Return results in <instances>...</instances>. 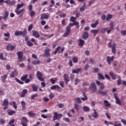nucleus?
Instances as JSON below:
<instances>
[{
  "label": "nucleus",
  "mask_w": 126,
  "mask_h": 126,
  "mask_svg": "<svg viewBox=\"0 0 126 126\" xmlns=\"http://www.w3.org/2000/svg\"><path fill=\"white\" fill-rule=\"evenodd\" d=\"M113 18V15L109 14L107 15L106 18V21H109V20H111Z\"/></svg>",
  "instance_id": "nucleus-32"
},
{
  "label": "nucleus",
  "mask_w": 126,
  "mask_h": 126,
  "mask_svg": "<svg viewBox=\"0 0 126 126\" xmlns=\"http://www.w3.org/2000/svg\"><path fill=\"white\" fill-rule=\"evenodd\" d=\"M62 47L58 46L56 49L55 51L54 52V55H57V53L61 50Z\"/></svg>",
  "instance_id": "nucleus-44"
},
{
  "label": "nucleus",
  "mask_w": 126,
  "mask_h": 126,
  "mask_svg": "<svg viewBox=\"0 0 126 126\" xmlns=\"http://www.w3.org/2000/svg\"><path fill=\"white\" fill-rule=\"evenodd\" d=\"M36 76L37 77L38 80H40V81H45L44 78L42 77V76H43V74H42L41 72L37 71L36 73Z\"/></svg>",
  "instance_id": "nucleus-6"
},
{
  "label": "nucleus",
  "mask_w": 126,
  "mask_h": 126,
  "mask_svg": "<svg viewBox=\"0 0 126 126\" xmlns=\"http://www.w3.org/2000/svg\"><path fill=\"white\" fill-rule=\"evenodd\" d=\"M60 87L59 85H56L51 87L50 89L51 90H55L56 89H60Z\"/></svg>",
  "instance_id": "nucleus-30"
},
{
  "label": "nucleus",
  "mask_w": 126,
  "mask_h": 126,
  "mask_svg": "<svg viewBox=\"0 0 126 126\" xmlns=\"http://www.w3.org/2000/svg\"><path fill=\"white\" fill-rule=\"evenodd\" d=\"M41 63H42V61H41V60H34L32 62V64L36 65V64H40Z\"/></svg>",
  "instance_id": "nucleus-25"
},
{
  "label": "nucleus",
  "mask_w": 126,
  "mask_h": 126,
  "mask_svg": "<svg viewBox=\"0 0 126 126\" xmlns=\"http://www.w3.org/2000/svg\"><path fill=\"white\" fill-rule=\"evenodd\" d=\"M121 34H122V35H123V36H126V31L122 30L121 31Z\"/></svg>",
  "instance_id": "nucleus-64"
},
{
  "label": "nucleus",
  "mask_w": 126,
  "mask_h": 126,
  "mask_svg": "<svg viewBox=\"0 0 126 126\" xmlns=\"http://www.w3.org/2000/svg\"><path fill=\"white\" fill-rule=\"evenodd\" d=\"M49 18V13H43L40 17V20H44V19H48Z\"/></svg>",
  "instance_id": "nucleus-14"
},
{
  "label": "nucleus",
  "mask_w": 126,
  "mask_h": 126,
  "mask_svg": "<svg viewBox=\"0 0 126 126\" xmlns=\"http://www.w3.org/2000/svg\"><path fill=\"white\" fill-rule=\"evenodd\" d=\"M24 6V3H22L21 4H17V7L15 9H19L21 8V7H23Z\"/></svg>",
  "instance_id": "nucleus-33"
},
{
  "label": "nucleus",
  "mask_w": 126,
  "mask_h": 126,
  "mask_svg": "<svg viewBox=\"0 0 126 126\" xmlns=\"http://www.w3.org/2000/svg\"><path fill=\"white\" fill-rule=\"evenodd\" d=\"M122 84V79L121 78H119L117 80V85H121Z\"/></svg>",
  "instance_id": "nucleus-63"
},
{
  "label": "nucleus",
  "mask_w": 126,
  "mask_h": 126,
  "mask_svg": "<svg viewBox=\"0 0 126 126\" xmlns=\"http://www.w3.org/2000/svg\"><path fill=\"white\" fill-rule=\"evenodd\" d=\"M72 60H73V63H78V59H77V58L73 57L72 58Z\"/></svg>",
  "instance_id": "nucleus-53"
},
{
  "label": "nucleus",
  "mask_w": 126,
  "mask_h": 126,
  "mask_svg": "<svg viewBox=\"0 0 126 126\" xmlns=\"http://www.w3.org/2000/svg\"><path fill=\"white\" fill-rule=\"evenodd\" d=\"M85 8H86V3L84 2L82 6L80 7V11L81 12H83V11L85 10Z\"/></svg>",
  "instance_id": "nucleus-21"
},
{
  "label": "nucleus",
  "mask_w": 126,
  "mask_h": 126,
  "mask_svg": "<svg viewBox=\"0 0 126 126\" xmlns=\"http://www.w3.org/2000/svg\"><path fill=\"white\" fill-rule=\"evenodd\" d=\"M32 87L34 92H37L38 91V87L36 85L33 84Z\"/></svg>",
  "instance_id": "nucleus-31"
},
{
  "label": "nucleus",
  "mask_w": 126,
  "mask_h": 126,
  "mask_svg": "<svg viewBox=\"0 0 126 126\" xmlns=\"http://www.w3.org/2000/svg\"><path fill=\"white\" fill-rule=\"evenodd\" d=\"M50 51L51 50L48 47L44 50V54H43V55L44 56V57H45V58H49V57L51 56V55L50 54Z\"/></svg>",
  "instance_id": "nucleus-10"
},
{
  "label": "nucleus",
  "mask_w": 126,
  "mask_h": 126,
  "mask_svg": "<svg viewBox=\"0 0 126 126\" xmlns=\"http://www.w3.org/2000/svg\"><path fill=\"white\" fill-rule=\"evenodd\" d=\"M32 29H33V24H31L29 26L28 30V31H31Z\"/></svg>",
  "instance_id": "nucleus-57"
},
{
  "label": "nucleus",
  "mask_w": 126,
  "mask_h": 126,
  "mask_svg": "<svg viewBox=\"0 0 126 126\" xmlns=\"http://www.w3.org/2000/svg\"><path fill=\"white\" fill-rule=\"evenodd\" d=\"M83 96L84 97L81 98V100H82L83 101H85L86 100H88V98L87 97V95H86V94H85V93H83Z\"/></svg>",
  "instance_id": "nucleus-39"
},
{
  "label": "nucleus",
  "mask_w": 126,
  "mask_h": 126,
  "mask_svg": "<svg viewBox=\"0 0 126 126\" xmlns=\"http://www.w3.org/2000/svg\"><path fill=\"white\" fill-rule=\"evenodd\" d=\"M28 9H29V11H31L32 10H33V5H32V4H30L29 5V7H28Z\"/></svg>",
  "instance_id": "nucleus-58"
},
{
  "label": "nucleus",
  "mask_w": 126,
  "mask_h": 126,
  "mask_svg": "<svg viewBox=\"0 0 126 126\" xmlns=\"http://www.w3.org/2000/svg\"><path fill=\"white\" fill-rule=\"evenodd\" d=\"M107 30H108V28H103L101 29V33H102V34H104V33L107 32Z\"/></svg>",
  "instance_id": "nucleus-52"
},
{
  "label": "nucleus",
  "mask_w": 126,
  "mask_h": 126,
  "mask_svg": "<svg viewBox=\"0 0 126 126\" xmlns=\"http://www.w3.org/2000/svg\"><path fill=\"white\" fill-rule=\"evenodd\" d=\"M97 78L99 80H104L105 77L104 76V75H103V74H102V73H98L97 74Z\"/></svg>",
  "instance_id": "nucleus-19"
},
{
  "label": "nucleus",
  "mask_w": 126,
  "mask_h": 126,
  "mask_svg": "<svg viewBox=\"0 0 126 126\" xmlns=\"http://www.w3.org/2000/svg\"><path fill=\"white\" fill-rule=\"evenodd\" d=\"M0 125H4L5 124V120L3 119H1L0 120Z\"/></svg>",
  "instance_id": "nucleus-56"
},
{
  "label": "nucleus",
  "mask_w": 126,
  "mask_h": 126,
  "mask_svg": "<svg viewBox=\"0 0 126 126\" xmlns=\"http://www.w3.org/2000/svg\"><path fill=\"white\" fill-rule=\"evenodd\" d=\"M25 11V9L22 8L20 10L15 9V12L16 13L17 15H19V17H23L24 15V12Z\"/></svg>",
  "instance_id": "nucleus-4"
},
{
  "label": "nucleus",
  "mask_w": 126,
  "mask_h": 126,
  "mask_svg": "<svg viewBox=\"0 0 126 126\" xmlns=\"http://www.w3.org/2000/svg\"><path fill=\"white\" fill-rule=\"evenodd\" d=\"M117 45L116 44V43H114L112 44V46L111 47L112 48V52L113 54H115L116 53V47Z\"/></svg>",
  "instance_id": "nucleus-23"
},
{
  "label": "nucleus",
  "mask_w": 126,
  "mask_h": 126,
  "mask_svg": "<svg viewBox=\"0 0 126 126\" xmlns=\"http://www.w3.org/2000/svg\"><path fill=\"white\" fill-rule=\"evenodd\" d=\"M114 59H115L114 56H112L111 57L110 56H107L106 57L107 63L108 64H109V65H111V64L112 63L111 62H114Z\"/></svg>",
  "instance_id": "nucleus-9"
},
{
  "label": "nucleus",
  "mask_w": 126,
  "mask_h": 126,
  "mask_svg": "<svg viewBox=\"0 0 126 126\" xmlns=\"http://www.w3.org/2000/svg\"><path fill=\"white\" fill-rule=\"evenodd\" d=\"M79 43L78 45L80 46V47H83L84 46V44L85 43V41L83 40V39H80L79 40Z\"/></svg>",
  "instance_id": "nucleus-24"
},
{
  "label": "nucleus",
  "mask_w": 126,
  "mask_h": 126,
  "mask_svg": "<svg viewBox=\"0 0 126 126\" xmlns=\"http://www.w3.org/2000/svg\"><path fill=\"white\" fill-rule=\"evenodd\" d=\"M28 114L30 117H35V116H37V114L34 113V111H29Z\"/></svg>",
  "instance_id": "nucleus-26"
},
{
  "label": "nucleus",
  "mask_w": 126,
  "mask_h": 126,
  "mask_svg": "<svg viewBox=\"0 0 126 126\" xmlns=\"http://www.w3.org/2000/svg\"><path fill=\"white\" fill-rule=\"evenodd\" d=\"M83 109L84 110V112H90V108L88 107L87 106H84L83 107Z\"/></svg>",
  "instance_id": "nucleus-40"
},
{
  "label": "nucleus",
  "mask_w": 126,
  "mask_h": 126,
  "mask_svg": "<svg viewBox=\"0 0 126 126\" xmlns=\"http://www.w3.org/2000/svg\"><path fill=\"white\" fill-rule=\"evenodd\" d=\"M21 123H24V124H27V123H28V119H27L26 117H22Z\"/></svg>",
  "instance_id": "nucleus-37"
},
{
  "label": "nucleus",
  "mask_w": 126,
  "mask_h": 126,
  "mask_svg": "<svg viewBox=\"0 0 126 126\" xmlns=\"http://www.w3.org/2000/svg\"><path fill=\"white\" fill-rule=\"evenodd\" d=\"M79 82H80V80H79V79H75V85H77V84H78V83H79Z\"/></svg>",
  "instance_id": "nucleus-62"
},
{
  "label": "nucleus",
  "mask_w": 126,
  "mask_h": 126,
  "mask_svg": "<svg viewBox=\"0 0 126 126\" xmlns=\"http://www.w3.org/2000/svg\"><path fill=\"white\" fill-rule=\"evenodd\" d=\"M62 118H63V114L61 113L58 114V112H55L53 114V121L55 122V121H57V120H60Z\"/></svg>",
  "instance_id": "nucleus-2"
},
{
  "label": "nucleus",
  "mask_w": 126,
  "mask_h": 126,
  "mask_svg": "<svg viewBox=\"0 0 126 126\" xmlns=\"http://www.w3.org/2000/svg\"><path fill=\"white\" fill-rule=\"evenodd\" d=\"M59 84L62 88L64 87V82H63V81H60Z\"/></svg>",
  "instance_id": "nucleus-55"
},
{
  "label": "nucleus",
  "mask_w": 126,
  "mask_h": 126,
  "mask_svg": "<svg viewBox=\"0 0 126 126\" xmlns=\"http://www.w3.org/2000/svg\"><path fill=\"white\" fill-rule=\"evenodd\" d=\"M74 108L75 109L77 110V111L78 112V111H79L80 109L79 104L77 103H75Z\"/></svg>",
  "instance_id": "nucleus-47"
},
{
  "label": "nucleus",
  "mask_w": 126,
  "mask_h": 126,
  "mask_svg": "<svg viewBox=\"0 0 126 126\" xmlns=\"http://www.w3.org/2000/svg\"><path fill=\"white\" fill-rule=\"evenodd\" d=\"M109 74H110V76H111L112 79H113V80H116V77L115 74H114V73H113L112 72H110Z\"/></svg>",
  "instance_id": "nucleus-34"
},
{
  "label": "nucleus",
  "mask_w": 126,
  "mask_h": 126,
  "mask_svg": "<svg viewBox=\"0 0 126 126\" xmlns=\"http://www.w3.org/2000/svg\"><path fill=\"white\" fill-rule=\"evenodd\" d=\"M17 55L18 56V59L19 60L20 63H21L22 61H23V52L22 51H19L17 53Z\"/></svg>",
  "instance_id": "nucleus-8"
},
{
  "label": "nucleus",
  "mask_w": 126,
  "mask_h": 126,
  "mask_svg": "<svg viewBox=\"0 0 126 126\" xmlns=\"http://www.w3.org/2000/svg\"><path fill=\"white\" fill-rule=\"evenodd\" d=\"M14 34L15 36H22L24 37L25 36H27V29H25L23 32L17 31L15 32Z\"/></svg>",
  "instance_id": "nucleus-1"
},
{
  "label": "nucleus",
  "mask_w": 126,
  "mask_h": 126,
  "mask_svg": "<svg viewBox=\"0 0 126 126\" xmlns=\"http://www.w3.org/2000/svg\"><path fill=\"white\" fill-rule=\"evenodd\" d=\"M8 15H9L8 12L5 11L4 13V17H3L4 20H6V18L8 17Z\"/></svg>",
  "instance_id": "nucleus-45"
},
{
  "label": "nucleus",
  "mask_w": 126,
  "mask_h": 126,
  "mask_svg": "<svg viewBox=\"0 0 126 126\" xmlns=\"http://www.w3.org/2000/svg\"><path fill=\"white\" fill-rule=\"evenodd\" d=\"M70 31H71V28L68 25L66 28V32H64V33L63 35V37H67L68 35H69V33H70Z\"/></svg>",
  "instance_id": "nucleus-7"
},
{
  "label": "nucleus",
  "mask_w": 126,
  "mask_h": 126,
  "mask_svg": "<svg viewBox=\"0 0 126 126\" xmlns=\"http://www.w3.org/2000/svg\"><path fill=\"white\" fill-rule=\"evenodd\" d=\"M82 39H84V40H86L89 37V33L85 32H84V34L82 35Z\"/></svg>",
  "instance_id": "nucleus-17"
},
{
  "label": "nucleus",
  "mask_w": 126,
  "mask_h": 126,
  "mask_svg": "<svg viewBox=\"0 0 126 126\" xmlns=\"http://www.w3.org/2000/svg\"><path fill=\"white\" fill-rule=\"evenodd\" d=\"M15 80H16V82H18V83H19V84H21V85H23L24 84V82L20 81V80H19L18 78H15Z\"/></svg>",
  "instance_id": "nucleus-46"
},
{
  "label": "nucleus",
  "mask_w": 126,
  "mask_h": 126,
  "mask_svg": "<svg viewBox=\"0 0 126 126\" xmlns=\"http://www.w3.org/2000/svg\"><path fill=\"white\" fill-rule=\"evenodd\" d=\"M35 97H38V94H35L31 96V99L34 100Z\"/></svg>",
  "instance_id": "nucleus-59"
},
{
  "label": "nucleus",
  "mask_w": 126,
  "mask_h": 126,
  "mask_svg": "<svg viewBox=\"0 0 126 126\" xmlns=\"http://www.w3.org/2000/svg\"><path fill=\"white\" fill-rule=\"evenodd\" d=\"M104 104H105V107H111L112 105L109 103V101L107 100L103 101Z\"/></svg>",
  "instance_id": "nucleus-29"
},
{
  "label": "nucleus",
  "mask_w": 126,
  "mask_h": 126,
  "mask_svg": "<svg viewBox=\"0 0 126 126\" xmlns=\"http://www.w3.org/2000/svg\"><path fill=\"white\" fill-rule=\"evenodd\" d=\"M32 32V36H34L35 38H40V35H39V33L37 31L35 30H33Z\"/></svg>",
  "instance_id": "nucleus-18"
},
{
  "label": "nucleus",
  "mask_w": 126,
  "mask_h": 126,
  "mask_svg": "<svg viewBox=\"0 0 126 126\" xmlns=\"http://www.w3.org/2000/svg\"><path fill=\"white\" fill-rule=\"evenodd\" d=\"M75 100H76L78 104H80V103H81V100L80 99V97H76L75 98Z\"/></svg>",
  "instance_id": "nucleus-61"
},
{
  "label": "nucleus",
  "mask_w": 126,
  "mask_h": 126,
  "mask_svg": "<svg viewBox=\"0 0 126 126\" xmlns=\"http://www.w3.org/2000/svg\"><path fill=\"white\" fill-rule=\"evenodd\" d=\"M28 78V74L24 75L21 77V80H22V81H25L27 78Z\"/></svg>",
  "instance_id": "nucleus-35"
},
{
  "label": "nucleus",
  "mask_w": 126,
  "mask_h": 126,
  "mask_svg": "<svg viewBox=\"0 0 126 126\" xmlns=\"http://www.w3.org/2000/svg\"><path fill=\"white\" fill-rule=\"evenodd\" d=\"M63 80L66 85H67V84H68V82H69V79H68V75L66 73H64L63 74Z\"/></svg>",
  "instance_id": "nucleus-13"
},
{
  "label": "nucleus",
  "mask_w": 126,
  "mask_h": 126,
  "mask_svg": "<svg viewBox=\"0 0 126 126\" xmlns=\"http://www.w3.org/2000/svg\"><path fill=\"white\" fill-rule=\"evenodd\" d=\"M1 78L2 79L1 81L2 82H4L6 80V78H7V75L5 74L3 76H1Z\"/></svg>",
  "instance_id": "nucleus-42"
},
{
  "label": "nucleus",
  "mask_w": 126,
  "mask_h": 126,
  "mask_svg": "<svg viewBox=\"0 0 126 126\" xmlns=\"http://www.w3.org/2000/svg\"><path fill=\"white\" fill-rule=\"evenodd\" d=\"M89 89L91 90V91H92L93 93H96V91H97V86H96V83L92 82Z\"/></svg>",
  "instance_id": "nucleus-3"
},
{
  "label": "nucleus",
  "mask_w": 126,
  "mask_h": 126,
  "mask_svg": "<svg viewBox=\"0 0 126 126\" xmlns=\"http://www.w3.org/2000/svg\"><path fill=\"white\" fill-rule=\"evenodd\" d=\"M2 106H4L3 110H6L8 108V99H5L3 100Z\"/></svg>",
  "instance_id": "nucleus-12"
},
{
  "label": "nucleus",
  "mask_w": 126,
  "mask_h": 126,
  "mask_svg": "<svg viewBox=\"0 0 126 126\" xmlns=\"http://www.w3.org/2000/svg\"><path fill=\"white\" fill-rule=\"evenodd\" d=\"M51 4L49 5V7H53V5H55V1L54 0H51Z\"/></svg>",
  "instance_id": "nucleus-54"
},
{
  "label": "nucleus",
  "mask_w": 126,
  "mask_h": 126,
  "mask_svg": "<svg viewBox=\"0 0 126 126\" xmlns=\"http://www.w3.org/2000/svg\"><path fill=\"white\" fill-rule=\"evenodd\" d=\"M27 44L29 47H32L33 44L30 41H28Z\"/></svg>",
  "instance_id": "nucleus-51"
},
{
  "label": "nucleus",
  "mask_w": 126,
  "mask_h": 126,
  "mask_svg": "<svg viewBox=\"0 0 126 126\" xmlns=\"http://www.w3.org/2000/svg\"><path fill=\"white\" fill-rule=\"evenodd\" d=\"M16 113V111H14V110H7V113L9 116H12V115H14Z\"/></svg>",
  "instance_id": "nucleus-27"
},
{
  "label": "nucleus",
  "mask_w": 126,
  "mask_h": 126,
  "mask_svg": "<svg viewBox=\"0 0 126 126\" xmlns=\"http://www.w3.org/2000/svg\"><path fill=\"white\" fill-rule=\"evenodd\" d=\"M82 70V69L81 68H78L77 69H75L72 70V73H76L77 74H78L80 71Z\"/></svg>",
  "instance_id": "nucleus-20"
},
{
  "label": "nucleus",
  "mask_w": 126,
  "mask_h": 126,
  "mask_svg": "<svg viewBox=\"0 0 126 126\" xmlns=\"http://www.w3.org/2000/svg\"><path fill=\"white\" fill-rule=\"evenodd\" d=\"M18 75V72L16 70H14L11 72L10 74V78H13L15 76H17Z\"/></svg>",
  "instance_id": "nucleus-15"
},
{
  "label": "nucleus",
  "mask_w": 126,
  "mask_h": 126,
  "mask_svg": "<svg viewBox=\"0 0 126 126\" xmlns=\"http://www.w3.org/2000/svg\"><path fill=\"white\" fill-rule=\"evenodd\" d=\"M98 24H99V20H96L94 24H92L91 25V27H92V28H96Z\"/></svg>",
  "instance_id": "nucleus-22"
},
{
  "label": "nucleus",
  "mask_w": 126,
  "mask_h": 126,
  "mask_svg": "<svg viewBox=\"0 0 126 126\" xmlns=\"http://www.w3.org/2000/svg\"><path fill=\"white\" fill-rule=\"evenodd\" d=\"M108 91H103L101 90H99L98 91V94L102 95V96H108Z\"/></svg>",
  "instance_id": "nucleus-16"
},
{
  "label": "nucleus",
  "mask_w": 126,
  "mask_h": 126,
  "mask_svg": "<svg viewBox=\"0 0 126 126\" xmlns=\"http://www.w3.org/2000/svg\"><path fill=\"white\" fill-rule=\"evenodd\" d=\"M21 105H22V108L23 109V110H25V109H26V107H25V106H26V103H25V101H22Z\"/></svg>",
  "instance_id": "nucleus-43"
},
{
  "label": "nucleus",
  "mask_w": 126,
  "mask_h": 126,
  "mask_svg": "<svg viewBox=\"0 0 126 126\" xmlns=\"http://www.w3.org/2000/svg\"><path fill=\"white\" fill-rule=\"evenodd\" d=\"M28 93V91L27 90L24 89L23 90V93L21 95V97H24L26 95V94H27Z\"/></svg>",
  "instance_id": "nucleus-28"
},
{
  "label": "nucleus",
  "mask_w": 126,
  "mask_h": 126,
  "mask_svg": "<svg viewBox=\"0 0 126 126\" xmlns=\"http://www.w3.org/2000/svg\"><path fill=\"white\" fill-rule=\"evenodd\" d=\"M109 26L110 27L111 30H114V23L112 22L110 23V24H109Z\"/></svg>",
  "instance_id": "nucleus-60"
},
{
  "label": "nucleus",
  "mask_w": 126,
  "mask_h": 126,
  "mask_svg": "<svg viewBox=\"0 0 126 126\" xmlns=\"http://www.w3.org/2000/svg\"><path fill=\"white\" fill-rule=\"evenodd\" d=\"M35 14H36V12L33 10L30 11V15L31 17H34V16H35Z\"/></svg>",
  "instance_id": "nucleus-41"
},
{
  "label": "nucleus",
  "mask_w": 126,
  "mask_h": 126,
  "mask_svg": "<svg viewBox=\"0 0 126 126\" xmlns=\"http://www.w3.org/2000/svg\"><path fill=\"white\" fill-rule=\"evenodd\" d=\"M99 89L100 90H104L105 89V84L103 83L101 84V85L99 86Z\"/></svg>",
  "instance_id": "nucleus-49"
},
{
  "label": "nucleus",
  "mask_w": 126,
  "mask_h": 126,
  "mask_svg": "<svg viewBox=\"0 0 126 126\" xmlns=\"http://www.w3.org/2000/svg\"><path fill=\"white\" fill-rule=\"evenodd\" d=\"M69 26L70 28H71L72 26H76V29H79V22H75L74 23H70L69 24Z\"/></svg>",
  "instance_id": "nucleus-11"
},
{
  "label": "nucleus",
  "mask_w": 126,
  "mask_h": 126,
  "mask_svg": "<svg viewBox=\"0 0 126 126\" xmlns=\"http://www.w3.org/2000/svg\"><path fill=\"white\" fill-rule=\"evenodd\" d=\"M100 30L99 29L97 30H92L91 32L93 33V34H94V35H97L98 33H99Z\"/></svg>",
  "instance_id": "nucleus-38"
},
{
  "label": "nucleus",
  "mask_w": 126,
  "mask_h": 126,
  "mask_svg": "<svg viewBox=\"0 0 126 126\" xmlns=\"http://www.w3.org/2000/svg\"><path fill=\"white\" fill-rule=\"evenodd\" d=\"M0 60H2V61H7L6 58L4 57L3 56V55L2 54H0Z\"/></svg>",
  "instance_id": "nucleus-50"
},
{
  "label": "nucleus",
  "mask_w": 126,
  "mask_h": 126,
  "mask_svg": "<svg viewBox=\"0 0 126 126\" xmlns=\"http://www.w3.org/2000/svg\"><path fill=\"white\" fill-rule=\"evenodd\" d=\"M75 20H76V18H75L73 16H71V18H70V22H73V23H74V22H76Z\"/></svg>",
  "instance_id": "nucleus-48"
},
{
  "label": "nucleus",
  "mask_w": 126,
  "mask_h": 126,
  "mask_svg": "<svg viewBox=\"0 0 126 126\" xmlns=\"http://www.w3.org/2000/svg\"><path fill=\"white\" fill-rule=\"evenodd\" d=\"M114 97L115 99V103L116 104H117L118 105H120V106L122 105V102L120 100V99L118 97V94L117 93H114Z\"/></svg>",
  "instance_id": "nucleus-5"
},
{
  "label": "nucleus",
  "mask_w": 126,
  "mask_h": 126,
  "mask_svg": "<svg viewBox=\"0 0 126 126\" xmlns=\"http://www.w3.org/2000/svg\"><path fill=\"white\" fill-rule=\"evenodd\" d=\"M93 118L96 119V118H98L99 117V115L97 113V111H96V109H94V116Z\"/></svg>",
  "instance_id": "nucleus-36"
}]
</instances>
